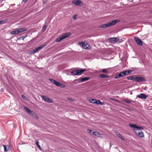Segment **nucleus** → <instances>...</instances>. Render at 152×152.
Masks as SVG:
<instances>
[{
  "label": "nucleus",
  "mask_w": 152,
  "mask_h": 152,
  "mask_svg": "<svg viewBox=\"0 0 152 152\" xmlns=\"http://www.w3.org/2000/svg\"><path fill=\"white\" fill-rule=\"evenodd\" d=\"M119 21V20L116 19L113 20L111 21L108 22L107 23L103 24L100 26L101 28H105L108 27L112 26Z\"/></svg>",
  "instance_id": "f257e3e1"
},
{
  "label": "nucleus",
  "mask_w": 152,
  "mask_h": 152,
  "mask_svg": "<svg viewBox=\"0 0 152 152\" xmlns=\"http://www.w3.org/2000/svg\"><path fill=\"white\" fill-rule=\"evenodd\" d=\"M71 35V34L70 32L65 33L57 38L56 39V41L57 42H59L65 38L69 37Z\"/></svg>",
  "instance_id": "f03ea898"
},
{
  "label": "nucleus",
  "mask_w": 152,
  "mask_h": 152,
  "mask_svg": "<svg viewBox=\"0 0 152 152\" xmlns=\"http://www.w3.org/2000/svg\"><path fill=\"white\" fill-rule=\"evenodd\" d=\"M86 70L85 69H78L77 70H73L71 72V74L74 75H80L82 73Z\"/></svg>",
  "instance_id": "7ed1b4c3"
},
{
  "label": "nucleus",
  "mask_w": 152,
  "mask_h": 152,
  "mask_svg": "<svg viewBox=\"0 0 152 152\" xmlns=\"http://www.w3.org/2000/svg\"><path fill=\"white\" fill-rule=\"evenodd\" d=\"M26 30V29L24 28H19L16 30L12 31L11 32L10 34L12 35L17 34L18 33L23 32Z\"/></svg>",
  "instance_id": "20e7f679"
},
{
  "label": "nucleus",
  "mask_w": 152,
  "mask_h": 152,
  "mask_svg": "<svg viewBox=\"0 0 152 152\" xmlns=\"http://www.w3.org/2000/svg\"><path fill=\"white\" fill-rule=\"evenodd\" d=\"M126 75V72H125L124 71H123L119 73L118 74L116 75L115 76V78L116 79H118Z\"/></svg>",
  "instance_id": "39448f33"
},
{
  "label": "nucleus",
  "mask_w": 152,
  "mask_h": 152,
  "mask_svg": "<svg viewBox=\"0 0 152 152\" xmlns=\"http://www.w3.org/2000/svg\"><path fill=\"white\" fill-rule=\"evenodd\" d=\"M145 81V79L143 77H137L136 76L135 77V80H134L135 82H141L142 81Z\"/></svg>",
  "instance_id": "423d86ee"
},
{
  "label": "nucleus",
  "mask_w": 152,
  "mask_h": 152,
  "mask_svg": "<svg viewBox=\"0 0 152 152\" xmlns=\"http://www.w3.org/2000/svg\"><path fill=\"white\" fill-rule=\"evenodd\" d=\"M79 44L80 45H82V47L85 49H88L90 47L89 44L85 42H81Z\"/></svg>",
  "instance_id": "0eeeda50"
},
{
  "label": "nucleus",
  "mask_w": 152,
  "mask_h": 152,
  "mask_svg": "<svg viewBox=\"0 0 152 152\" xmlns=\"http://www.w3.org/2000/svg\"><path fill=\"white\" fill-rule=\"evenodd\" d=\"M45 46V45H41L31 51V53H35L37 52L44 47Z\"/></svg>",
  "instance_id": "6e6552de"
},
{
  "label": "nucleus",
  "mask_w": 152,
  "mask_h": 152,
  "mask_svg": "<svg viewBox=\"0 0 152 152\" xmlns=\"http://www.w3.org/2000/svg\"><path fill=\"white\" fill-rule=\"evenodd\" d=\"M41 97L42 99L46 102L50 103H53V101L51 99H49L48 97L45 96H42Z\"/></svg>",
  "instance_id": "1a4fd4ad"
},
{
  "label": "nucleus",
  "mask_w": 152,
  "mask_h": 152,
  "mask_svg": "<svg viewBox=\"0 0 152 152\" xmlns=\"http://www.w3.org/2000/svg\"><path fill=\"white\" fill-rule=\"evenodd\" d=\"M134 40L139 45L141 46L143 45L142 42L140 39L137 37H135Z\"/></svg>",
  "instance_id": "9d476101"
},
{
  "label": "nucleus",
  "mask_w": 152,
  "mask_h": 152,
  "mask_svg": "<svg viewBox=\"0 0 152 152\" xmlns=\"http://www.w3.org/2000/svg\"><path fill=\"white\" fill-rule=\"evenodd\" d=\"M90 78L89 77H85L81 78V79H76V80H77L78 83H80V82H83L86 81L87 80H89Z\"/></svg>",
  "instance_id": "9b49d317"
},
{
  "label": "nucleus",
  "mask_w": 152,
  "mask_h": 152,
  "mask_svg": "<svg viewBox=\"0 0 152 152\" xmlns=\"http://www.w3.org/2000/svg\"><path fill=\"white\" fill-rule=\"evenodd\" d=\"M137 97L142 99H146L147 97V96L145 94L142 93L137 96Z\"/></svg>",
  "instance_id": "f8f14e48"
},
{
  "label": "nucleus",
  "mask_w": 152,
  "mask_h": 152,
  "mask_svg": "<svg viewBox=\"0 0 152 152\" xmlns=\"http://www.w3.org/2000/svg\"><path fill=\"white\" fill-rule=\"evenodd\" d=\"M72 3L76 6H79L81 3L82 1L80 0H73Z\"/></svg>",
  "instance_id": "ddd939ff"
},
{
  "label": "nucleus",
  "mask_w": 152,
  "mask_h": 152,
  "mask_svg": "<svg viewBox=\"0 0 152 152\" xmlns=\"http://www.w3.org/2000/svg\"><path fill=\"white\" fill-rule=\"evenodd\" d=\"M109 40L111 42L118 41L119 38L118 37H111L109 38Z\"/></svg>",
  "instance_id": "4468645a"
},
{
  "label": "nucleus",
  "mask_w": 152,
  "mask_h": 152,
  "mask_svg": "<svg viewBox=\"0 0 152 152\" xmlns=\"http://www.w3.org/2000/svg\"><path fill=\"white\" fill-rule=\"evenodd\" d=\"M24 109L29 114L31 113L32 115H33L34 112L30 110L26 106L24 107Z\"/></svg>",
  "instance_id": "2eb2a0df"
},
{
  "label": "nucleus",
  "mask_w": 152,
  "mask_h": 152,
  "mask_svg": "<svg viewBox=\"0 0 152 152\" xmlns=\"http://www.w3.org/2000/svg\"><path fill=\"white\" fill-rule=\"evenodd\" d=\"M135 132L137 136L139 137L142 138H143L144 137V134L142 132L140 131V132Z\"/></svg>",
  "instance_id": "dca6fc26"
},
{
  "label": "nucleus",
  "mask_w": 152,
  "mask_h": 152,
  "mask_svg": "<svg viewBox=\"0 0 152 152\" xmlns=\"http://www.w3.org/2000/svg\"><path fill=\"white\" fill-rule=\"evenodd\" d=\"M136 77V75H133L132 76H130L127 77V79L128 80H133L134 82V80H135V77Z\"/></svg>",
  "instance_id": "f3484780"
},
{
  "label": "nucleus",
  "mask_w": 152,
  "mask_h": 152,
  "mask_svg": "<svg viewBox=\"0 0 152 152\" xmlns=\"http://www.w3.org/2000/svg\"><path fill=\"white\" fill-rule=\"evenodd\" d=\"M116 135L118 137L121 138L122 140L123 141H125L124 138L122 137V136L121 134H119L117 132L116 133Z\"/></svg>",
  "instance_id": "a211bd4d"
},
{
  "label": "nucleus",
  "mask_w": 152,
  "mask_h": 152,
  "mask_svg": "<svg viewBox=\"0 0 152 152\" xmlns=\"http://www.w3.org/2000/svg\"><path fill=\"white\" fill-rule=\"evenodd\" d=\"M56 86L60 88H64L65 87V86L64 85L59 82H58V83L57 85Z\"/></svg>",
  "instance_id": "6ab92c4d"
},
{
  "label": "nucleus",
  "mask_w": 152,
  "mask_h": 152,
  "mask_svg": "<svg viewBox=\"0 0 152 152\" xmlns=\"http://www.w3.org/2000/svg\"><path fill=\"white\" fill-rule=\"evenodd\" d=\"M99 77L101 78H106V77H108V76L106 74H102L100 75H99Z\"/></svg>",
  "instance_id": "aec40b11"
},
{
  "label": "nucleus",
  "mask_w": 152,
  "mask_h": 152,
  "mask_svg": "<svg viewBox=\"0 0 152 152\" xmlns=\"http://www.w3.org/2000/svg\"><path fill=\"white\" fill-rule=\"evenodd\" d=\"M93 134L97 137H99L100 135L99 133L97 132H93Z\"/></svg>",
  "instance_id": "412c9836"
},
{
  "label": "nucleus",
  "mask_w": 152,
  "mask_h": 152,
  "mask_svg": "<svg viewBox=\"0 0 152 152\" xmlns=\"http://www.w3.org/2000/svg\"><path fill=\"white\" fill-rule=\"evenodd\" d=\"M129 126L130 127L133 128H136L137 127V126L136 124H129Z\"/></svg>",
  "instance_id": "4be33fe9"
},
{
  "label": "nucleus",
  "mask_w": 152,
  "mask_h": 152,
  "mask_svg": "<svg viewBox=\"0 0 152 152\" xmlns=\"http://www.w3.org/2000/svg\"><path fill=\"white\" fill-rule=\"evenodd\" d=\"M124 71L125 72H126V75H128L129 74L133 72V70H125Z\"/></svg>",
  "instance_id": "5701e85b"
},
{
  "label": "nucleus",
  "mask_w": 152,
  "mask_h": 152,
  "mask_svg": "<svg viewBox=\"0 0 152 152\" xmlns=\"http://www.w3.org/2000/svg\"><path fill=\"white\" fill-rule=\"evenodd\" d=\"M96 100V99H90V102L92 103L93 104H95V101Z\"/></svg>",
  "instance_id": "b1692460"
},
{
  "label": "nucleus",
  "mask_w": 152,
  "mask_h": 152,
  "mask_svg": "<svg viewBox=\"0 0 152 152\" xmlns=\"http://www.w3.org/2000/svg\"><path fill=\"white\" fill-rule=\"evenodd\" d=\"M35 144H36L38 148L40 149L41 147L39 145V142L37 140H36L35 141Z\"/></svg>",
  "instance_id": "393cba45"
},
{
  "label": "nucleus",
  "mask_w": 152,
  "mask_h": 152,
  "mask_svg": "<svg viewBox=\"0 0 152 152\" xmlns=\"http://www.w3.org/2000/svg\"><path fill=\"white\" fill-rule=\"evenodd\" d=\"M102 72L104 73H108V71L107 69H102Z\"/></svg>",
  "instance_id": "a878e982"
},
{
  "label": "nucleus",
  "mask_w": 152,
  "mask_h": 152,
  "mask_svg": "<svg viewBox=\"0 0 152 152\" xmlns=\"http://www.w3.org/2000/svg\"><path fill=\"white\" fill-rule=\"evenodd\" d=\"M22 97L26 101L28 100V98L27 97H26L24 95H22Z\"/></svg>",
  "instance_id": "bb28decb"
},
{
  "label": "nucleus",
  "mask_w": 152,
  "mask_h": 152,
  "mask_svg": "<svg viewBox=\"0 0 152 152\" xmlns=\"http://www.w3.org/2000/svg\"><path fill=\"white\" fill-rule=\"evenodd\" d=\"M49 80H50L52 83L54 84L55 83V82L56 81V80L53 79H49Z\"/></svg>",
  "instance_id": "cd10ccee"
},
{
  "label": "nucleus",
  "mask_w": 152,
  "mask_h": 152,
  "mask_svg": "<svg viewBox=\"0 0 152 152\" xmlns=\"http://www.w3.org/2000/svg\"><path fill=\"white\" fill-rule=\"evenodd\" d=\"M125 102L128 103H129L131 102V101L128 99H125Z\"/></svg>",
  "instance_id": "c85d7f7f"
},
{
  "label": "nucleus",
  "mask_w": 152,
  "mask_h": 152,
  "mask_svg": "<svg viewBox=\"0 0 152 152\" xmlns=\"http://www.w3.org/2000/svg\"><path fill=\"white\" fill-rule=\"evenodd\" d=\"M47 27V26L45 25L44 26V27L42 28V31H45V30L46 29Z\"/></svg>",
  "instance_id": "c756f323"
},
{
  "label": "nucleus",
  "mask_w": 152,
  "mask_h": 152,
  "mask_svg": "<svg viewBox=\"0 0 152 152\" xmlns=\"http://www.w3.org/2000/svg\"><path fill=\"white\" fill-rule=\"evenodd\" d=\"M6 21L5 20H0V24L4 23Z\"/></svg>",
  "instance_id": "7c9ffc66"
},
{
  "label": "nucleus",
  "mask_w": 152,
  "mask_h": 152,
  "mask_svg": "<svg viewBox=\"0 0 152 152\" xmlns=\"http://www.w3.org/2000/svg\"><path fill=\"white\" fill-rule=\"evenodd\" d=\"M100 101L99 100H97L96 99V100L95 101V104H99V102H100Z\"/></svg>",
  "instance_id": "2f4dec72"
},
{
  "label": "nucleus",
  "mask_w": 152,
  "mask_h": 152,
  "mask_svg": "<svg viewBox=\"0 0 152 152\" xmlns=\"http://www.w3.org/2000/svg\"><path fill=\"white\" fill-rule=\"evenodd\" d=\"M136 129H137V130H138L139 129H143V128L142 127H141V126H137V127L136 128Z\"/></svg>",
  "instance_id": "473e14b6"
},
{
  "label": "nucleus",
  "mask_w": 152,
  "mask_h": 152,
  "mask_svg": "<svg viewBox=\"0 0 152 152\" xmlns=\"http://www.w3.org/2000/svg\"><path fill=\"white\" fill-rule=\"evenodd\" d=\"M3 147H4V151H7V148H6V145H3Z\"/></svg>",
  "instance_id": "72a5a7b5"
},
{
  "label": "nucleus",
  "mask_w": 152,
  "mask_h": 152,
  "mask_svg": "<svg viewBox=\"0 0 152 152\" xmlns=\"http://www.w3.org/2000/svg\"><path fill=\"white\" fill-rule=\"evenodd\" d=\"M34 114V115H35V117H36V119H38V116H37V115L36 114H35V113H34V114ZM31 115H33V116H34V115H32L31 114Z\"/></svg>",
  "instance_id": "f704fd0d"
},
{
  "label": "nucleus",
  "mask_w": 152,
  "mask_h": 152,
  "mask_svg": "<svg viewBox=\"0 0 152 152\" xmlns=\"http://www.w3.org/2000/svg\"><path fill=\"white\" fill-rule=\"evenodd\" d=\"M77 18V15H74L73 16V18L74 19V20H75Z\"/></svg>",
  "instance_id": "c9c22d12"
},
{
  "label": "nucleus",
  "mask_w": 152,
  "mask_h": 152,
  "mask_svg": "<svg viewBox=\"0 0 152 152\" xmlns=\"http://www.w3.org/2000/svg\"><path fill=\"white\" fill-rule=\"evenodd\" d=\"M104 103L103 102H101L100 101L99 102V104L100 105H104Z\"/></svg>",
  "instance_id": "e433bc0d"
},
{
  "label": "nucleus",
  "mask_w": 152,
  "mask_h": 152,
  "mask_svg": "<svg viewBox=\"0 0 152 152\" xmlns=\"http://www.w3.org/2000/svg\"><path fill=\"white\" fill-rule=\"evenodd\" d=\"M25 37L22 36V37H20V38L22 40H23L24 39V38H25Z\"/></svg>",
  "instance_id": "4c0bfd02"
},
{
  "label": "nucleus",
  "mask_w": 152,
  "mask_h": 152,
  "mask_svg": "<svg viewBox=\"0 0 152 152\" xmlns=\"http://www.w3.org/2000/svg\"><path fill=\"white\" fill-rule=\"evenodd\" d=\"M68 100L70 101H73L72 99L71 98H69L68 99Z\"/></svg>",
  "instance_id": "58836bf2"
},
{
  "label": "nucleus",
  "mask_w": 152,
  "mask_h": 152,
  "mask_svg": "<svg viewBox=\"0 0 152 152\" xmlns=\"http://www.w3.org/2000/svg\"><path fill=\"white\" fill-rule=\"evenodd\" d=\"M58 83V82L56 81L55 82L54 84H55L56 86Z\"/></svg>",
  "instance_id": "ea45409f"
},
{
  "label": "nucleus",
  "mask_w": 152,
  "mask_h": 152,
  "mask_svg": "<svg viewBox=\"0 0 152 152\" xmlns=\"http://www.w3.org/2000/svg\"><path fill=\"white\" fill-rule=\"evenodd\" d=\"M91 131H92V130L90 129H88V132L89 133L91 132Z\"/></svg>",
  "instance_id": "a19ab883"
},
{
  "label": "nucleus",
  "mask_w": 152,
  "mask_h": 152,
  "mask_svg": "<svg viewBox=\"0 0 152 152\" xmlns=\"http://www.w3.org/2000/svg\"><path fill=\"white\" fill-rule=\"evenodd\" d=\"M149 12L151 14H152V10H150V11H149Z\"/></svg>",
  "instance_id": "79ce46f5"
},
{
  "label": "nucleus",
  "mask_w": 152,
  "mask_h": 152,
  "mask_svg": "<svg viewBox=\"0 0 152 152\" xmlns=\"http://www.w3.org/2000/svg\"><path fill=\"white\" fill-rule=\"evenodd\" d=\"M27 1V0H23V1L24 2H26Z\"/></svg>",
  "instance_id": "37998d69"
},
{
  "label": "nucleus",
  "mask_w": 152,
  "mask_h": 152,
  "mask_svg": "<svg viewBox=\"0 0 152 152\" xmlns=\"http://www.w3.org/2000/svg\"><path fill=\"white\" fill-rule=\"evenodd\" d=\"M113 101H115V100H114L113 99H112Z\"/></svg>",
  "instance_id": "c03bdc74"
},
{
  "label": "nucleus",
  "mask_w": 152,
  "mask_h": 152,
  "mask_svg": "<svg viewBox=\"0 0 152 152\" xmlns=\"http://www.w3.org/2000/svg\"><path fill=\"white\" fill-rule=\"evenodd\" d=\"M118 42H119V40H118ZM119 42H121V41H119Z\"/></svg>",
  "instance_id": "a18cd8bd"
}]
</instances>
